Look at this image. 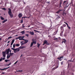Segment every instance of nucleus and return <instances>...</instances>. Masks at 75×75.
<instances>
[{"label": "nucleus", "mask_w": 75, "mask_h": 75, "mask_svg": "<svg viewBox=\"0 0 75 75\" xmlns=\"http://www.w3.org/2000/svg\"><path fill=\"white\" fill-rule=\"evenodd\" d=\"M8 10H9L8 12V14L10 16L11 18H12L13 17V15L12 14V13L11 12V10L10 8H9Z\"/></svg>", "instance_id": "obj_1"}, {"label": "nucleus", "mask_w": 75, "mask_h": 75, "mask_svg": "<svg viewBox=\"0 0 75 75\" xmlns=\"http://www.w3.org/2000/svg\"><path fill=\"white\" fill-rule=\"evenodd\" d=\"M32 42L31 43H33V44H36V43H37V41H36L35 39H32Z\"/></svg>", "instance_id": "obj_2"}, {"label": "nucleus", "mask_w": 75, "mask_h": 75, "mask_svg": "<svg viewBox=\"0 0 75 75\" xmlns=\"http://www.w3.org/2000/svg\"><path fill=\"white\" fill-rule=\"evenodd\" d=\"M11 49L12 50H13L14 51H17V52H19L20 51V50L18 48L15 49V48H11Z\"/></svg>", "instance_id": "obj_3"}, {"label": "nucleus", "mask_w": 75, "mask_h": 75, "mask_svg": "<svg viewBox=\"0 0 75 75\" xmlns=\"http://www.w3.org/2000/svg\"><path fill=\"white\" fill-rule=\"evenodd\" d=\"M6 52H2V54H3V57H6Z\"/></svg>", "instance_id": "obj_4"}, {"label": "nucleus", "mask_w": 75, "mask_h": 75, "mask_svg": "<svg viewBox=\"0 0 75 75\" xmlns=\"http://www.w3.org/2000/svg\"><path fill=\"white\" fill-rule=\"evenodd\" d=\"M62 58H64V57H58L57 58V59H59V60L60 61H62V59H61Z\"/></svg>", "instance_id": "obj_5"}, {"label": "nucleus", "mask_w": 75, "mask_h": 75, "mask_svg": "<svg viewBox=\"0 0 75 75\" xmlns=\"http://www.w3.org/2000/svg\"><path fill=\"white\" fill-rule=\"evenodd\" d=\"M22 13H19L18 15V16L19 17V18H20L21 17H22Z\"/></svg>", "instance_id": "obj_6"}, {"label": "nucleus", "mask_w": 75, "mask_h": 75, "mask_svg": "<svg viewBox=\"0 0 75 75\" xmlns=\"http://www.w3.org/2000/svg\"><path fill=\"white\" fill-rule=\"evenodd\" d=\"M69 3V2L67 1H64L63 4L65 5V4H66L67 5Z\"/></svg>", "instance_id": "obj_7"}, {"label": "nucleus", "mask_w": 75, "mask_h": 75, "mask_svg": "<svg viewBox=\"0 0 75 75\" xmlns=\"http://www.w3.org/2000/svg\"><path fill=\"white\" fill-rule=\"evenodd\" d=\"M6 59L5 57H1V59H0V62H1L3 60H4Z\"/></svg>", "instance_id": "obj_8"}, {"label": "nucleus", "mask_w": 75, "mask_h": 75, "mask_svg": "<svg viewBox=\"0 0 75 75\" xmlns=\"http://www.w3.org/2000/svg\"><path fill=\"white\" fill-rule=\"evenodd\" d=\"M44 44H46L47 45H49V43L46 40H45L44 41Z\"/></svg>", "instance_id": "obj_9"}, {"label": "nucleus", "mask_w": 75, "mask_h": 75, "mask_svg": "<svg viewBox=\"0 0 75 75\" xmlns=\"http://www.w3.org/2000/svg\"><path fill=\"white\" fill-rule=\"evenodd\" d=\"M11 56L9 55V54H8L7 56H6V59H9V58L11 57Z\"/></svg>", "instance_id": "obj_10"}, {"label": "nucleus", "mask_w": 75, "mask_h": 75, "mask_svg": "<svg viewBox=\"0 0 75 75\" xmlns=\"http://www.w3.org/2000/svg\"><path fill=\"white\" fill-rule=\"evenodd\" d=\"M30 33L32 35H34V34L33 32H30Z\"/></svg>", "instance_id": "obj_11"}, {"label": "nucleus", "mask_w": 75, "mask_h": 75, "mask_svg": "<svg viewBox=\"0 0 75 75\" xmlns=\"http://www.w3.org/2000/svg\"><path fill=\"white\" fill-rule=\"evenodd\" d=\"M19 48L20 49H23L24 48H26V47L21 46L19 47Z\"/></svg>", "instance_id": "obj_12"}, {"label": "nucleus", "mask_w": 75, "mask_h": 75, "mask_svg": "<svg viewBox=\"0 0 75 75\" xmlns=\"http://www.w3.org/2000/svg\"><path fill=\"white\" fill-rule=\"evenodd\" d=\"M67 13H65V12H63V13L62 14V15L63 16H64V15H66Z\"/></svg>", "instance_id": "obj_13"}, {"label": "nucleus", "mask_w": 75, "mask_h": 75, "mask_svg": "<svg viewBox=\"0 0 75 75\" xmlns=\"http://www.w3.org/2000/svg\"><path fill=\"white\" fill-rule=\"evenodd\" d=\"M13 54H14V53L10 52L9 54L10 55H9L10 56H13Z\"/></svg>", "instance_id": "obj_14"}, {"label": "nucleus", "mask_w": 75, "mask_h": 75, "mask_svg": "<svg viewBox=\"0 0 75 75\" xmlns=\"http://www.w3.org/2000/svg\"><path fill=\"white\" fill-rule=\"evenodd\" d=\"M58 66H57L56 67H54L53 68V69H52V70H55V69H57V68H58Z\"/></svg>", "instance_id": "obj_15"}, {"label": "nucleus", "mask_w": 75, "mask_h": 75, "mask_svg": "<svg viewBox=\"0 0 75 75\" xmlns=\"http://www.w3.org/2000/svg\"><path fill=\"white\" fill-rule=\"evenodd\" d=\"M62 0H60V3L59 5L60 7L61 6V5L62 4Z\"/></svg>", "instance_id": "obj_16"}, {"label": "nucleus", "mask_w": 75, "mask_h": 75, "mask_svg": "<svg viewBox=\"0 0 75 75\" xmlns=\"http://www.w3.org/2000/svg\"><path fill=\"white\" fill-rule=\"evenodd\" d=\"M24 40L25 41V42H24V43H25V44H26L28 42V40Z\"/></svg>", "instance_id": "obj_17"}, {"label": "nucleus", "mask_w": 75, "mask_h": 75, "mask_svg": "<svg viewBox=\"0 0 75 75\" xmlns=\"http://www.w3.org/2000/svg\"><path fill=\"white\" fill-rule=\"evenodd\" d=\"M7 21V19H6V20H4V21L3 22H2V23H5L6 21Z\"/></svg>", "instance_id": "obj_18"}, {"label": "nucleus", "mask_w": 75, "mask_h": 75, "mask_svg": "<svg viewBox=\"0 0 75 75\" xmlns=\"http://www.w3.org/2000/svg\"><path fill=\"white\" fill-rule=\"evenodd\" d=\"M62 10H59L58 11H57L56 13H57L58 14V13H59L61 11H62Z\"/></svg>", "instance_id": "obj_19"}, {"label": "nucleus", "mask_w": 75, "mask_h": 75, "mask_svg": "<svg viewBox=\"0 0 75 75\" xmlns=\"http://www.w3.org/2000/svg\"><path fill=\"white\" fill-rule=\"evenodd\" d=\"M10 60L9 59H6L5 60V62H6V63H7V62H8V61H10Z\"/></svg>", "instance_id": "obj_20"}, {"label": "nucleus", "mask_w": 75, "mask_h": 75, "mask_svg": "<svg viewBox=\"0 0 75 75\" xmlns=\"http://www.w3.org/2000/svg\"><path fill=\"white\" fill-rule=\"evenodd\" d=\"M5 52H9V48L6 49V51H5Z\"/></svg>", "instance_id": "obj_21"}, {"label": "nucleus", "mask_w": 75, "mask_h": 75, "mask_svg": "<svg viewBox=\"0 0 75 75\" xmlns=\"http://www.w3.org/2000/svg\"><path fill=\"white\" fill-rule=\"evenodd\" d=\"M9 67H6V68H4V69H1V70H5V69H8V68H9Z\"/></svg>", "instance_id": "obj_22"}, {"label": "nucleus", "mask_w": 75, "mask_h": 75, "mask_svg": "<svg viewBox=\"0 0 75 75\" xmlns=\"http://www.w3.org/2000/svg\"><path fill=\"white\" fill-rule=\"evenodd\" d=\"M22 38V37L21 36H20L18 37V38H16V40H17L18 39H19V38Z\"/></svg>", "instance_id": "obj_23"}, {"label": "nucleus", "mask_w": 75, "mask_h": 75, "mask_svg": "<svg viewBox=\"0 0 75 75\" xmlns=\"http://www.w3.org/2000/svg\"><path fill=\"white\" fill-rule=\"evenodd\" d=\"M61 30H64V27L62 26H61Z\"/></svg>", "instance_id": "obj_24"}, {"label": "nucleus", "mask_w": 75, "mask_h": 75, "mask_svg": "<svg viewBox=\"0 0 75 75\" xmlns=\"http://www.w3.org/2000/svg\"><path fill=\"white\" fill-rule=\"evenodd\" d=\"M15 46H16V47H19L20 46V44H16L15 45Z\"/></svg>", "instance_id": "obj_25"}, {"label": "nucleus", "mask_w": 75, "mask_h": 75, "mask_svg": "<svg viewBox=\"0 0 75 75\" xmlns=\"http://www.w3.org/2000/svg\"><path fill=\"white\" fill-rule=\"evenodd\" d=\"M23 18H29V17H27V16H25L22 17V18L23 19Z\"/></svg>", "instance_id": "obj_26"}, {"label": "nucleus", "mask_w": 75, "mask_h": 75, "mask_svg": "<svg viewBox=\"0 0 75 75\" xmlns=\"http://www.w3.org/2000/svg\"><path fill=\"white\" fill-rule=\"evenodd\" d=\"M19 40H25V39H24L23 38H20V39H19Z\"/></svg>", "instance_id": "obj_27"}, {"label": "nucleus", "mask_w": 75, "mask_h": 75, "mask_svg": "<svg viewBox=\"0 0 75 75\" xmlns=\"http://www.w3.org/2000/svg\"><path fill=\"white\" fill-rule=\"evenodd\" d=\"M1 19L2 20H4V18H3L2 16H0Z\"/></svg>", "instance_id": "obj_28"}, {"label": "nucleus", "mask_w": 75, "mask_h": 75, "mask_svg": "<svg viewBox=\"0 0 75 75\" xmlns=\"http://www.w3.org/2000/svg\"><path fill=\"white\" fill-rule=\"evenodd\" d=\"M33 43H32L31 42V43L30 44V47H32L33 46Z\"/></svg>", "instance_id": "obj_29"}, {"label": "nucleus", "mask_w": 75, "mask_h": 75, "mask_svg": "<svg viewBox=\"0 0 75 75\" xmlns=\"http://www.w3.org/2000/svg\"><path fill=\"white\" fill-rule=\"evenodd\" d=\"M56 16H57V19H59V18H60V17H59V16H58V15H57Z\"/></svg>", "instance_id": "obj_30"}, {"label": "nucleus", "mask_w": 75, "mask_h": 75, "mask_svg": "<svg viewBox=\"0 0 75 75\" xmlns=\"http://www.w3.org/2000/svg\"><path fill=\"white\" fill-rule=\"evenodd\" d=\"M40 44H39L38 43V48H39L40 47Z\"/></svg>", "instance_id": "obj_31"}, {"label": "nucleus", "mask_w": 75, "mask_h": 75, "mask_svg": "<svg viewBox=\"0 0 75 75\" xmlns=\"http://www.w3.org/2000/svg\"><path fill=\"white\" fill-rule=\"evenodd\" d=\"M25 31L23 30L21 32V33H22V34H24L25 33Z\"/></svg>", "instance_id": "obj_32"}, {"label": "nucleus", "mask_w": 75, "mask_h": 75, "mask_svg": "<svg viewBox=\"0 0 75 75\" xmlns=\"http://www.w3.org/2000/svg\"><path fill=\"white\" fill-rule=\"evenodd\" d=\"M1 9L3 10L4 11H6V9L5 8H2Z\"/></svg>", "instance_id": "obj_33"}, {"label": "nucleus", "mask_w": 75, "mask_h": 75, "mask_svg": "<svg viewBox=\"0 0 75 75\" xmlns=\"http://www.w3.org/2000/svg\"><path fill=\"white\" fill-rule=\"evenodd\" d=\"M34 31H35V32H36V33H40V32H39L38 31V30H34Z\"/></svg>", "instance_id": "obj_34"}, {"label": "nucleus", "mask_w": 75, "mask_h": 75, "mask_svg": "<svg viewBox=\"0 0 75 75\" xmlns=\"http://www.w3.org/2000/svg\"><path fill=\"white\" fill-rule=\"evenodd\" d=\"M23 23V20L21 19V23Z\"/></svg>", "instance_id": "obj_35"}, {"label": "nucleus", "mask_w": 75, "mask_h": 75, "mask_svg": "<svg viewBox=\"0 0 75 75\" xmlns=\"http://www.w3.org/2000/svg\"><path fill=\"white\" fill-rule=\"evenodd\" d=\"M15 39H13L12 41V42L11 43H13L14 42H15Z\"/></svg>", "instance_id": "obj_36"}, {"label": "nucleus", "mask_w": 75, "mask_h": 75, "mask_svg": "<svg viewBox=\"0 0 75 75\" xmlns=\"http://www.w3.org/2000/svg\"><path fill=\"white\" fill-rule=\"evenodd\" d=\"M63 40H64V42L65 44V43L66 42V40L65 39H63Z\"/></svg>", "instance_id": "obj_37"}, {"label": "nucleus", "mask_w": 75, "mask_h": 75, "mask_svg": "<svg viewBox=\"0 0 75 75\" xmlns=\"http://www.w3.org/2000/svg\"><path fill=\"white\" fill-rule=\"evenodd\" d=\"M64 62V61H63L62 62H61V64L62 65V64H63Z\"/></svg>", "instance_id": "obj_38"}, {"label": "nucleus", "mask_w": 75, "mask_h": 75, "mask_svg": "<svg viewBox=\"0 0 75 75\" xmlns=\"http://www.w3.org/2000/svg\"><path fill=\"white\" fill-rule=\"evenodd\" d=\"M13 48H15V44H13Z\"/></svg>", "instance_id": "obj_39"}, {"label": "nucleus", "mask_w": 75, "mask_h": 75, "mask_svg": "<svg viewBox=\"0 0 75 75\" xmlns=\"http://www.w3.org/2000/svg\"><path fill=\"white\" fill-rule=\"evenodd\" d=\"M25 35L26 36L28 37H29V34H25Z\"/></svg>", "instance_id": "obj_40"}, {"label": "nucleus", "mask_w": 75, "mask_h": 75, "mask_svg": "<svg viewBox=\"0 0 75 75\" xmlns=\"http://www.w3.org/2000/svg\"><path fill=\"white\" fill-rule=\"evenodd\" d=\"M12 38V37H8V39H10V38Z\"/></svg>", "instance_id": "obj_41"}, {"label": "nucleus", "mask_w": 75, "mask_h": 75, "mask_svg": "<svg viewBox=\"0 0 75 75\" xmlns=\"http://www.w3.org/2000/svg\"><path fill=\"white\" fill-rule=\"evenodd\" d=\"M58 29H56V33H57L58 32Z\"/></svg>", "instance_id": "obj_42"}, {"label": "nucleus", "mask_w": 75, "mask_h": 75, "mask_svg": "<svg viewBox=\"0 0 75 75\" xmlns=\"http://www.w3.org/2000/svg\"><path fill=\"white\" fill-rule=\"evenodd\" d=\"M14 53H16L18 51L16 50H14Z\"/></svg>", "instance_id": "obj_43"}, {"label": "nucleus", "mask_w": 75, "mask_h": 75, "mask_svg": "<svg viewBox=\"0 0 75 75\" xmlns=\"http://www.w3.org/2000/svg\"><path fill=\"white\" fill-rule=\"evenodd\" d=\"M22 43V44H21V46H22V45L26 44V43H25L24 42V43Z\"/></svg>", "instance_id": "obj_44"}, {"label": "nucleus", "mask_w": 75, "mask_h": 75, "mask_svg": "<svg viewBox=\"0 0 75 75\" xmlns=\"http://www.w3.org/2000/svg\"><path fill=\"white\" fill-rule=\"evenodd\" d=\"M67 6V4L66 5V7H65V8H67V7H68V6H69V5H68Z\"/></svg>", "instance_id": "obj_45"}, {"label": "nucleus", "mask_w": 75, "mask_h": 75, "mask_svg": "<svg viewBox=\"0 0 75 75\" xmlns=\"http://www.w3.org/2000/svg\"><path fill=\"white\" fill-rule=\"evenodd\" d=\"M64 23L66 24V25H68V24H67V23H66L64 21Z\"/></svg>", "instance_id": "obj_46"}, {"label": "nucleus", "mask_w": 75, "mask_h": 75, "mask_svg": "<svg viewBox=\"0 0 75 75\" xmlns=\"http://www.w3.org/2000/svg\"><path fill=\"white\" fill-rule=\"evenodd\" d=\"M18 62V61H16V62H15V63H14V64H16L17 63V62Z\"/></svg>", "instance_id": "obj_47"}, {"label": "nucleus", "mask_w": 75, "mask_h": 75, "mask_svg": "<svg viewBox=\"0 0 75 75\" xmlns=\"http://www.w3.org/2000/svg\"><path fill=\"white\" fill-rule=\"evenodd\" d=\"M6 52V54L8 55L9 54V52Z\"/></svg>", "instance_id": "obj_48"}, {"label": "nucleus", "mask_w": 75, "mask_h": 75, "mask_svg": "<svg viewBox=\"0 0 75 75\" xmlns=\"http://www.w3.org/2000/svg\"><path fill=\"white\" fill-rule=\"evenodd\" d=\"M13 43L11 42V46H12L13 44Z\"/></svg>", "instance_id": "obj_49"}, {"label": "nucleus", "mask_w": 75, "mask_h": 75, "mask_svg": "<svg viewBox=\"0 0 75 75\" xmlns=\"http://www.w3.org/2000/svg\"><path fill=\"white\" fill-rule=\"evenodd\" d=\"M66 25L64 24L63 25V26L64 27H65L66 26Z\"/></svg>", "instance_id": "obj_50"}, {"label": "nucleus", "mask_w": 75, "mask_h": 75, "mask_svg": "<svg viewBox=\"0 0 75 75\" xmlns=\"http://www.w3.org/2000/svg\"><path fill=\"white\" fill-rule=\"evenodd\" d=\"M57 39H58L57 38H54V39H53V40H57Z\"/></svg>", "instance_id": "obj_51"}, {"label": "nucleus", "mask_w": 75, "mask_h": 75, "mask_svg": "<svg viewBox=\"0 0 75 75\" xmlns=\"http://www.w3.org/2000/svg\"><path fill=\"white\" fill-rule=\"evenodd\" d=\"M25 27V26H24V25L23 24V26H22V28H24Z\"/></svg>", "instance_id": "obj_52"}, {"label": "nucleus", "mask_w": 75, "mask_h": 75, "mask_svg": "<svg viewBox=\"0 0 75 75\" xmlns=\"http://www.w3.org/2000/svg\"><path fill=\"white\" fill-rule=\"evenodd\" d=\"M68 29H71V27H68Z\"/></svg>", "instance_id": "obj_53"}, {"label": "nucleus", "mask_w": 75, "mask_h": 75, "mask_svg": "<svg viewBox=\"0 0 75 75\" xmlns=\"http://www.w3.org/2000/svg\"><path fill=\"white\" fill-rule=\"evenodd\" d=\"M23 41H21V43H23Z\"/></svg>", "instance_id": "obj_54"}, {"label": "nucleus", "mask_w": 75, "mask_h": 75, "mask_svg": "<svg viewBox=\"0 0 75 75\" xmlns=\"http://www.w3.org/2000/svg\"><path fill=\"white\" fill-rule=\"evenodd\" d=\"M73 48H74V49H75V46H74Z\"/></svg>", "instance_id": "obj_55"}, {"label": "nucleus", "mask_w": 75, "mask_h": 75, "mask_svg": "<svg viewBox=\"0 0 75 75\" xmlns=\"http://www.w3.org/2000/svg\"><path fill=\"white\" fill-rule=\"evenodd\" d=\"M9 52H11V50H10V49H9Z\"/></svg>", "instance_id": "obj_56"}, {"label": "nucleus", "mask_w": 75, "mask_h": 75, "mask_svg": "<svg viewBox=\"0 0 75 75\" xmlns=\"http://www.w3.org/2000/svg\"><path fill=\"white\" fill-rule=\"evenodd\" d=\"M60 35H61V36H62V34H61V33H60Z\"/></svg>", "instance_id": "obj_57"}, {"label": "nucleus", "mask_w": 75, "mask_h": 75, "mask_svg": "<svg viewBox=\"0 0 75 75\" xmlns=\"http://www.w3.org/2000/svg\"><path fill=\"white\" fill-rule=\"evenodd\" d=\"M9 65H9V64H6V66H9Z\"/></svg>", "instance_id": "obj_58"}, {"label": "nucleus", "mask_w": 75, "mask_h": 75, "mask_svg": "<svg viewBox=\"0 0 75 75\" xmlns=\"http://www.w3.org/2000/svg\"><path fill=\"white\" fill-rule=\"evenodd\" d=\"M19 71V72H20V71Z\"/></svg>", "instance_id": "obj_59"}, {"label": "nucleus", "mask_w": 75, "mask_h": 75, "mask_svg": "<svg viewBox=\"0 0 75 75\" xmlns=\"http://www.w3.org/2000/svg\"><path fill=\"white\" fill-rule=\"evenodd\" d=\"M8 45H9V44H7V45H6V46H8Z\"/></svg>", "instance_id": "obj_60"}, {"label": "nucleus", "mask_w": 75, "mask_h": 75, "mask_svg": "<svg viewBox=\"0 0 75 75\" xmlns=\"http://www.w3.org/2000/svg\"><path fill=\"white\" fill-rule=\"evenodd\" d=\"M67 27H69V25H67Z\"/></svg>", "instance_id": "obj_61"}, {"label": "nucleus", "mask_w": 75, "mask_h": 75, "mask_svg": "<svg viewBox=\"0 0 75 75\" xmlns=\"http://www.w3.org/2000/svg\"><path fill=\"white\" fill-rule=\"evenodd\" d=\"M10 42V41H8V42H7V43H9Z\"/></svg>", "instance_id": "obj_62"}, {"label": "nucleus", "mask_w": 75, "mask_h": 75, "mask_svg": "<svg viewBox=\"0 0 75 75\" xmlns=\"http://www.w3.org/2000/svg\"><path fill=\"white\" fill-rule=\"evenodd\" d=\"M72 75H74L73 73H72Z\"/></svg>", "instance_id": "obj_63"}, {"label": "nucleus", "mask_w": 75, "mask_h": 75, "mask_svg": "<svg viewBox=\"0 0 75 75\" xmlns=\"http://www.w3.org/2000/svg\"><path fill=\"white\" fill-rule=\"evenodd\" d=\"M2 74H4V72L2 73Z\"/></svg>", "instance_id": "obj_64"}]
</instances>
